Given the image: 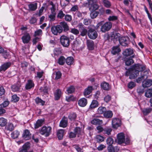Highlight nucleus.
Here are the masks:
<instances>
[{
  "label": "nucleus",
  "instance_id": "7ed1b4c3",
  "mask_svg": "<svg viewBox=\"0 0 152 152\" xmlns=\"http://www.w3.org/2000/svg\"><path fill=\"white\" fill-rule=\"evenodd\" d=\"M61 44L64 47H67L70 44L69 38L64 35L61 36L60 38Z\"/></svg>",
  "mask_w": 152,
  "mask_h": 152
},
{
  "label": "nucleus",
  "instance_id": "ea45409f",
  "mask_svg": "<svg viewBox=\"0 0 152 152\" xmlns=\"http://www.w3.org/2000/svg\"><path fill=\"white\" fill-rule=\"evenodd\" d=\"M145 96L148 98L152 97V89H149L145 93Z\"/></svg>",
  "mask_w": 152,
  "mask_h": 152
},
{
  "label": "nucleus",
  "instance_id": "4d7b16f0",
  "mask_svg": "<svg viewBox=\"0 0 152 152\" xmlns=\"http://www.w3.org/2000/svg\"><path fill=\"white\" fill-rule=\"evenodd\" d=\"M120 34L119 33H116L115 34L113 33L112 36V37H113L114 39H118L119 40V39H120Z\"/></svg>",
  "mask_w": 152,
  "mask_h": 152
},
{
  "label": "nucleus",
  "instance_id": "0eeeda50",
  "mask_svg": "<svg viewBox=\"0 0 152 152\" xmlns=\"http://www.w3.org/2000/svg\"><path fill=\"white\" fill-rule=\"evenodd\" d=\"M129 38L127 37H123L119 39V42L122 46H126L128 45Z\"/></svg>",
  "mask_w": 152,
  "mask_h": 152
},
{
  "label": "nucleus",
  "instance_id": "a878e982",
  "mask_svg": "<svg viewBox=\"0 0 152 152\" xmlns=\"http://www.w3.org/2000/svg\"><path fill=\"white\" fill-rule=\"evenodd\" d=\"M101 86L102 88L105 90H108L110 88L109 84L106 82L102 83L101 85Z\"/></svg>",
  "mask_w": 152,
  "mask_h": 152
},
{
  "label": "nucleus",
  "instance_id": "6ab92c4d",
  "mask_svg": "<svg viewBox=\"0 0 152 152\" xmlns=\"http://www.w3.org/2000/svg\"><path fill=\"white\" fill-rule=\"evenodd\" d=\"M139 75L138 71H135L133 68V69L132 70V72L130 75L129 78L130 79H132L136 77Z\"/></svg>",
  "mask_w": 152,
  "mask_h": 152
},
{
  "label": "nucleus",
  "instance_id": "cd10ccee",
  "mask_svg": "<svg viewBox=\"0 0 152 152\" xmlns=\"http://www.w3.org/2000/svg\"><path fill=\"white\" fill-rule=\"evenodd\" d=\"M121 51L120 48L118 46H114L113 47L111 53L113 55L118 54Z\"/></svg>",
  "mask_w": 152,
  "mask_h": 152
},
{
  "label": "nucleus",
  "instance_id": "b1692460",
  "mask_svg": "<svg viewBox=\"0 0 152 152\" xmlns=\"http://www.w3.org/2000/svg\"><path fill=\"white\" fill-rule=\"evenodd\" d=\"M37 7V4L36 3H31L28 5V7L29 10L31 11L35 10Z\"/></svg>",
  "mask_w": 152,
  "mask_h": 152
},
{
  "label": "nucleus",
  "instance_id": "39448f33",
  "mask_svg": "<svg viewBox=\"0 0 152 152\" xmlns=\"http://www.w3.org/2000/svg\"><path fill=\"white\" fill-rule=\"evenodd\" d=\"M123 55L126 57L131 56V58H134L135 54L133 50L131 48L126 49L123 52Z\"/></svg>",
  "mask_w": 152,
  "mask_h": 152
},
{
  "label": "nucleus",
  "instance_id": "1a4fd4ad",
  "mask_svg": "<svg viewBox=\"0 0 152 152\" xmlns=\"http://www.w3.org/2000/svg\"><path fill=\"white\" fill-rule=\"evenodd\" d=\"M21 39L23 42L24 44H27L31 40V37L30 34L28 33H26L24 34L22 37Z\"/></svg>",
  "mask_w": 152,
  "mask_h": 152
},
{
  "label": "nucleus",
  "instance_id": "9b49d317",
  "mask_svg": "<svg viewBox=\"0 0 152 152\" xmlns=\"http://www.w3.org/2000/svg\"><path fill=\"white\" fill-rule=\"evenodd\" d=\"M121 121L119 118H114L112 120V125L113 128H117L120 126Z\"/></svg>",
  "mask_w": 152,
  "mask_h": 152
},
{
  "label": "nucleus",
  "instance_id": "72a5a7b5",
  "mask_svg": "<svg viewBox=\"0 0 152 152\" xmlns=\"http://www.w3.org/2000/svg\"><path fill=\"white\" fill-rule=\"evenodd\" d=\"M92 86H89L87 87L85 90L84 92V94L85 96H87L92 91Z\"/></svg>",
  "mask_w": 152,
  "mask_h": 152
},
{
  "label": "nucleus",
  "instance_id": "20e7f679",
  "mask_svg": "<svg viewBox=\"0 0 152 152\" xmlns=\"http://www.w3.org/2000/svg\"><path fill=\"white\" fill-rule=\"evenodd\" d=\"M51 31L52 33L55 35H57L58 33L60 34L63 31V28L61 26L57 25L52 27Z\"/></svg>",
  "mask_w": 152,
  "mask_h": 152
},
{
  "label": "nucleus",
  "instance_id": "f03ea898",
  "mask_svg": "<svg viewBox=\"0 0 152 152\" xmlns=\"http://www.w3.org/2000/svg\"><path fill=\"white\" fill-rule=\"evenodd\" d=\"M52 128L50 126L47 127L46 126H43L39 129V133L42 135H44L46 137L48 136L51 132Z\"/></svg>",
  "mask_w": 152,
  "mask_h": 152
},
{
  "label": "nucleus",
  "instance_id": "864d4df0",
  "mask_svg": "<svg viewBox=\"0 0 152 152\" xmlns=\"http://www.w3.org/2000/svg\"><path fill=\"white\" fill-rule=\"evenodd\" d=\"M108 152H115V147L113 145H109L107 147Z\"/></svg>",
  "mask_w": 152,
  "mask_h": 152
},
{
  "label": "nucleus",
  "instance_id": "473e14b6",
  "mask_svg": "<svg viewBox=\"0 0 152 152\" xmlns=\"http://www.w3.org/2000/svg\"><path fill=\"white\" fill-rule=\"evenodd\" d=\"M133 58L130 57L126 59L125 63L126 65L129 66L134 63V60L132 59Z\"/></svg>",
  "mask_w": 152,
  "mask_h": 152
},
{
  "label": "nucleus",
  "instance_id": "603ef678",
  "mask_svg": "<svg viewBox=\"0 0 152 152\" xmlns=\"http://www.w3.org/2000/svg\"><path fill=\"white\" fill-rule=\"evenodd\" d=\"M14 128L13 124L11 123H9L7 127V130L10 131L13 130Z\"/></svg>",
  "mask_w": 152,
  "mask_h": 152
},
{
  "label": "nucleus",
  "instance_id": "a19ab883",
  "mask_svg": "<svg viewBox=\"0 0 152 152\" xmlns=\"http://www.w3.org/2000/svg\"><path fill=\"white\" fill-rule=\"evenodd\" d=\"M20 85H13L11 87L12 90L14 92L19 91L20 90Z\"/></svg>",
  "mask_w": 152,
  "mask_h": 152
},
{
  "label": "nucleus",
  "instance_id": "4c0bfd02",
  "mask_svg": "<svg viewBox=\"0 0 152 152\" xmlns=\"http://www.w3.org/2000/svg\"><path fill=\"white\" fill-rule=\"evenodd\" d=\"M106 111V109L105 107H100L98 108L97 112L98 114H102L103 113L104 114Z\"/></svg>",
  "mask_w": 152,
  "mask_h": 152
},
{
  "label": "nucleus",
  "instance_id": "393cba45",
  "mask_svg": "<svg viewBox=\"0 0 152 152\" xmlns=\"http://www.w3.org/2000/svg\"><path fill=\"white\" fill-rule=\"evenodd\" d=\"M92 124L95 125H100L102 124L103 121L98 119H94L91 121Z\"/></svg>",
  "mask_w": 152,
  "mask_h": 152
},
{
  "label": "nucleus",
  "instance_id": "423d86ee",
  "mask_svg": "<svg viewBox=\"0 0 152 152\" xmlns=\"http://www.w3.org/2000/svg\"><path fill=\"white\" fill-rule=\"evenodd\" d=\"M88 32V36L90 39H95L97 37V32L93 29L91 28L89 29Z\"/></svg>",
  "mask_w": 152,
  "mask_h": 152
},
{
  "label": "nucleus",
  "instance_id": "bb28decb",
  "mask_svg": "<svg viewBox=\"0 0 152 152\" xmlns=\"http://www.w3.org/2000/svg\"><path fill=\"white\" fill-rule=\"evenodd\" d=\"M59 25L62 28H63L64 31L66 32L69 30V27L66 23L64 22H61L60 23Z\"/></svg>",
  "mask_w": 152,
  "mask_h": 152
},
{
  "label": "nucleus",
  "instance_id": "49530a36",
  "mask_svg": "<svg viewBox=\"0 0 152 152\" xmlns=\"http://www.w3.org/2000/svg\"><path fill=\"white\" fill-rule=\"evenodd\" d=\"M104 6L107 8H109L111 6L110 2L108 0H102Z\"/></svg>",
  "mask_w": 152,
  "mask_h": 152
},
{
  "label": "nucleus",
  "instance_id": "f704fd0d",
  "mask_svg": "<svg viewBox=\"0 0 152 152\" xmlns=\"http://www.w3.org/2000/svg\"><path fill=\"white\" fill-rule=\"evenodd\" d=\"M91 12L90 16L92 19L96 18L99 13V12L96 11H91Z\"/></svg>",
  "mask_w": 152,
  "mask_h": 152
},
{
  "label": "nucleus",
  "instance_id": "69168bd1",
  "mask_svg": "<svg viewBox=\"0 0 152 152\" xmlns=\"http://www.w3.org/2000/svg\"><path fill=\"white\" fill-rule=\"evenodd\" d=\"M82 30V31H80V35L83 37L84 36L87 34L88 32L87 30L84 28Z\"/></svg>",
  "mask_w": 152,
  "mask_h": 152
},
{
  "label": "nucleus",
  "instance_id": "aec40b11",
  "mask_svg": "<svg viewBox=\"0 0 152 152\" xmlns=\"http://www.w3.org/2000/svg\"><path fill=\"white\" fill-rule=\"evenodd\" d=\"M87 103V99L85 98L80 99L78 101L79 105L82 107H84L86 106Z\"/></svg>",
  "mask_w": 152,
  "mask_h": 152
},
{
  "label": "nucleus",
  "instance_id": "79ce46f5",
  "mask_svg": "<svg viewBox=\"0 0 152 152\" xmlns=\"http://www.w3.org/2000/svg\"><path fill=\"white\" fill-rule=\"evenodd\" d=\"M43 122V121L42 120H38L36 123L35 124V128L37 129L39 127L41 126L42 125Z\"/></svg>",
  "mask_w": 152,
  "mask_h": 152
},
{
  "label": "nucleus",
  "instance_id": "9d476101",
  "mask_svg": "<svg viewBox=\"0 0 152 152\" xmlns=\"http://www.w3.org/2000/svg\"><path fill=\"white\" fill-rule=\"evenodd\" d=\"M133 68L135 71H138L139 74L140 71H142L145 69V66L138 64H136L134 65Z\"/></svg>",
  "mask_w": 152,
  "mask_h": 152
},
{
  "label": "nucleus",
  "instance_id": "7c9ffc66",
  "mask_svg": "<svg viewBox=\"0 0 152 152\" xmlns=\"http://www.w3.org/2000/svg\"><path fill=\"white\" fill-rule=\"evenodd\" d=\"M66 61V59L64 56H61L58 58V63L60 65H63L64 64Z\"/></svg>",
  "mask_w": 152,
  "mask_h": 152
},
{
  "label": "nucleus",
  "instance_id": "3c124183",
  "mask_svg": "<svg viewBox=\"0 0 152 152\" xmlns=\"http://www.w3.org/2000/svg\"><path fill=\"white\" fill-rule=\"evenodd\" d=\"M49 88L46 86L41 87L40 88V90L41 92H43L45 94H47Z\"/></svg>",
  "mask_w": 152,
  "mask_h": 152
},
{
  "label": "nucleus",
  "instance_id": "774afa93",
  "mask_svg": "<svg viewBox=\"0 0 152 152\" xmlns=\"http://www.w3.org/2000/svg\"><path fill=\"white\" fill-rule=\"evenodd\" d=\"M61 76V72L58 71L56 72L55 79L58 80L60 78Z\"/></svg>",
  "mask_w": 152,
  "mask_h": 152
},
{
  "label": "nucleus",
  "instance_id": "37998d69",
  "mask_svg": "<svg viewBox=\"0 0 152 152\" xmlns=\"http://www.w3.org/2000/svg\"><path fill=\"white\" fill-rule=\"evenodd\" d=\"M20 134V133L18 130H15L12 132L11 134V137L13 139L18 137Z\"/></svg>",
  "mask_w": 152,
  "mask_h": 152
},
{
  "label": "nucleus",
  "instance_id": "4468645a",
  "mask_svg": "<svg viewBox=\"0 0 152 152\" xmlns=\"http://www.w3.org/2000/svg\"><path fill=\"white\" fill-rule=\"evenodd\" d=\"M90 5L89 10L90 11H96L99 8V6L96 3L94 2L91 3V4H89Z\"/></svg>",
  "mask_w": 152,
  "mask_h": 152
},
{
  "label": "nucleus",
  "instance_id": "a18cd8bd",
  "mask_svg": "<svg viewBox=\"0 0 152 152\" xmlns=\"http://www.w3.org/2000/svg\"><path fill=\"white\" fill-rule=\"evenodd\" d=\"M77 117L75 113H72L70 114L68 116L69 118L71 121L75 120Z\"/></svg>",
  "mask_w": 152,
  "mask_h": 152
},
{
  "label": "nucleus",
  "instance_id": "5701e85b",
  "mask_svg": "<svg viewBox=\"0 0 152 152\" xmlns=\"http://www.w3.org/2000/svg\"><path fill=\"white\" fill-rule=\"evenodd\" d=\"M54 95L55 99L58 100L60 98L61 95V90L59 89H57L54 93Z\"/></svg>",
  "mask_w": 152,
  "mask_h": 152
},
{
  "label": "nucleus",
  "instance_id": "4be33fe9",
  "mask_svg": "<svg viewBox=\"0 0 152 152\" xmlns=\"http://www.w3.org/2000/svg\"><path fill=\"white\" fill-rule=\"evenodd\" d=\"M34 84L33 81L31 80H29L26 84L25 88L27 90L30 89L34 86Z\"/></svg>",
  "mask_w": 152,
  "mask_h": 152
},
{
  "label": "nucleus",
  "instance_id": "680f3d73",
  "mask_svg": "<svg viewBox=\"0 0 152 152\" xmlns=\"http://www.w3.org/2000/svg\"><path fill=\"white\" fill-rule=\"evenodd\" d=\"M19 98L15 94L12 96V100L14 102H16L19 101Z\"/></svg>",
  "mask_w": 152,
  "mask_h": 152
},
{
  "label": "nucleus",
  "instance_id": "0e129e2a",
  "mask_svg": "<svg viewBox=\"0 0 152 152\" xmlns=\"http://www.w3.org/2000/svg\"><path fill=\"white\" fill-rule=\"evenodd\" d=\"M65 15L63 13V12L61 10L58 13L57 15V17L60 18H62Z\"/></svg>",
  "mask_w": 152,
  "mask_h": 152
},
{
  "label": "nucleus",
  "instance_id": "e2e57ef3",
  "mask_svg": "<svg viewBox=\"0 0 152 152\" xmlns=\"http://www.w3.org/2000/svg\"><path fill=\"white\" fill-rule=\"evenodd\" d=\"M135 83L132 81L130 82L128 84V88L130 89H132L135 86Z\"/></svg>",
  "mask_w": 152,
  "mask_h": 152
},
{
  "label": "nucleus",
  "instance_id": "ddd939ff",
  "mask_svg": "<svg viewBox=\"0 0 152 152\" xmlns=\"http://www.w3.org/2000/svg\"><path fill=\"white\" fill-rule=\"evenodd\" d=\"M31 135V134L30 133L29 130L26 129L25 130L23 133V137L24 139L28 140L30 138Z\"/></svg>",
  "mask_w": 152,
  "mask_h": 152
},
{
  "label": "nucleus",
  "instance_id": "5fc2aeb1",
  "mask_svg": "<svg viewBox=\"0 0 152 152\" xmlns=\"http://www.w3.org/2000/svg\"><path fill=\"white\" fill-rule=\"evenodd\" d=\"M54 54L55 55H58L61 53V51L60 49L59 48H56L54 50Z\"/></svg>",
  "mask_w": 152,
  "mask_h": 152
},
{
  "label": "nucleus",
  "instance_id": "c85d7f7f",
  "mask_svg": "<svg viewBox=\"0 0 152 152\" xmlns=\"http://www.w3.org/2000/svg\"><path fill=\"white\" fill-rule=\"evenodd\" d=\"M64 132V129H61L57 131V135L59 140H61L63 137Z\"/></svg>",
  "mask_w": 152,
  "mask_h": 152
},
{
  "label": "nucleus",
  "instance_id": "09e8293b",
  "mask_svg": "<svg viewBox=\"0 0 152 152\" xmlns=\"http://www.w3.org/2000/svg\"><path fill=\"white\" fill-rule=\"evenodd\" d=\"M35 101L37 104H41L42 105H44L45 102L42 100L40 98L37 97L35 99Z\"/></svg>",
  "mask_w": 152,
  "mask_h": 152
},
{
  "label": "nucleus",
  "instance_id": "a211bd4d",
  "mask_svg": "<svg viewBox=\"0 0 152 152\" xmlns=\"http://www.w3.org/2000/svg\"><path fill=\"white\" fill-rule=\"evenodd\" d=\"M86 43L89 49L92 50L94 48V43L93 41L91 40H88L86 41Z\"/></svg>",
  "mask_w": 152,
  "mask_h": 152
},
{
  "label": "nucleus",
  "instance_id": "f257e3e1",
  "mask_svg": "<svg viewBox=\"0 0 152 152\" xmlns=\"http://www.w3.org/2000/svg\"><path fill=\"white\" fill-rule=\"evenodd\" d=\"M103 21L99 22L96 26V29L98 30L100 26H101V31L103 32H105L109 30L112 27V24L110 22H107L104 24Z\"/></svg>",
  "mask_w": 152,
  "mask_h": 152
},
{
  "label": "nucleus",
  "instance_id": "f3484780",
  "mask_svg": "<svg viewBox=\"0 0 152 152\" xmlns=\"http://www.w3.org/2000/svg\"><path fill=\"white\" fill-rule=\"evenodd\" d=\"M11 65V63L10 62H6L0 68V72L2 71H5Z\"/></svg>",
  "mask_w": 152,
  "mask_h": 152
},
{
  "label": "nucleus",
  "instance_id": "052dcab7",
  "mask_svg": "<svg viewBox=\"0 0 152 152\" xmlns=\"http://www.w3.org/2000/svg\"><path fill=\"white\" fill-rule=\"evenodd\" d=\"M56 14V13H51L49 15V17L50 21H53L55 20Z\"/></svg>",
  "mask_w": 152,
  "mask_h": 152
},
{
  "label": "nucleus",
  "instance_id": "c756f323",
  "mask_svg": "<svg viewBox=\"0 0 152 152\" xmlns=\"http://www.w3.org/2000/svg\"><path fill=\"white\" fill-rule=\"evenodd\" d=\"M95 139L97 142L100 143L104 141V138L102 136L97 135L96 136Z\"/></svg>",
  "mask_w": 152,
  "mask_h": 152
},
{
  "label": "nucleus",
  "instance_id": "f8f14e48",
  "mask_svg": "<svg viewBox=\"0 0 152 152\" xmlns=\"http://www.w3.org/2000/svg\"><path fill=\"white\" fill-rule=\"evenodd\" d=\"M30 148V143L27 142L25 143L22 146L18 152H27Z\"/></svg>",
  "mask_w": 152,
  "mask_h": 152
},
{
  "label": "nucleus",
  "instance_id": "412c9836",
  "mask_svg": "<svg viewBox=\"0 0 152 152\" xmlns=\"http://www.w3.org/2000/svg\"><path fill=\"white\" fill-rule=\"evenodd\" d=\"M148 73V72L146 71L144 72H142L141 76L140 77H139L137 79H136V82L137 83H139L142 80L146 79L147 78V75L144 74V73Z\"/></svg>",
  "mask_w": 152,
  "mask_h": 152
},
{
  "label": "nucleus",
  "instance_id": "e433bc0d",
  "mask_svg": "<svg viewBox=\"0 0 152 152\" xmlns=\"http://www.w3.org/2000/svg\"><path fill=\"white\" fill-rule=\"evenodd\" d=\"M66 61L68 65H71L74 62V58L71 56L69 57L66 59Z\"/></svg>",
  "mask_w": 152,
  "mask_h": 152
},
{
  "label": "nucleus",
  "instance_id": "6e6552de",
  "mask_svg": "<svg viewBox=\"0 0 152 152\" xmlns=\"http://www.w3.org/2000/svg\"><path fill=\"white\" fill-rule=\"evenodd\" d=\"M118 142L119 144L124 143L125 142V135L123 133L118 134L117 136Z\"/></svg>",
  "mask_w": 152,
  "mask_h": 152
},
{
  "label": "nucleus",
  "instance_id": "c03bdc74",
  "mask_svg": "<svg viewBox=\"0 0 152 152\" xmlns=\"http://www.w3.org/2000/svg\"><path fill=\"white\" fill-rule=\"evenodd\" d=\"M74 132L76 135H79L82 132L81 128L79 127H76L74 130Z\"/></svg>",
  "mask_w": 152,
  "mask_h": 152
},
{
  "label": "nucleus",
  "instance_id": "dca6fc26",
  "mask_svg": "<svg viewBox=\"0 0 152 152\" xmlns=\"http://www.w3.org/2000/svg\"><path fill=\"white\" fill-rule=\"evenodd\" d=\"M67 124L68 121L67 118L65 117H64L60 122L59 126L60 127L65 128L67 126Z\"/></svg>",
  "mask_w": 152,
  "mask_h": 152
},
{
  "label": "nucleus",
  "instance_id": "de8ad7c7",
  "mask_svg": "<svg viewBox=\"0 0 152 152\" xmlns=\"http://www.w3.org/2000/svg\"><path fill=\"white\" fill-rule=\"evenodd\" d=\"M107 143L109 145H113L114 142L113 140V138L111 137L108 138L106 140Z\"/></svg>",
  "mask_w": 152,
  "mask_h": 152
},
{
  "label": "nucleus",
  "instance_id": "2f4dec72",
  "mask_svg": "<svg viewBox=\"0 0 152 152\" xmlns=\"http://www.w3.org/2000/svg\"><path fill=\"white\" fill-rule=\"evenodd\" d=\"M98 105V103L97 101L93 100L90 105L89 108L92 109L97 107Z\"/></svg>",
  "mask_w": 152,
  "mask_h": 152
},
{
  "label": "nucleus",
  "instance_id": "c9c22d12",
  "mask_svg": "<svg viewBox=\"0 0 152 152\" xmlns=\"http://www.w3.org/2000/svg\"><path fill=\"white\" fill-rule=\"evenodd\" d=\"M113 115L112 112L111 111H106L104 114V116L107 118H111L112 117Z\"/></svg>",
  "mask_w": 152,
  "mask_h": 152
},
{
  "label": "nucleus",
  "instance_id": "8fccbe9b",
  "mask_svg": "<svg viewBox=\"0 0 152 152\" xmlns=\"http://www.w3.org/2000/svg\"><path fill=\"white\" fill-rule=\"evenodd\" d=\"M75 88L73 86H71L68 87L67 90L68 93L71 94L75 91Z\"/></svg>",
  "mask_w": 152,
  "mask_h": 152
},
{
  "label": "nucleus",
  "instance_id": "bf43d9fd",
  "mask_svg": "<svg viewBox=\"0 0 152 152\" xmlns=\"http://www.w3.org/2000/svg\"><path fill=\"white\" fill-rule=\"evenodd\" d=\"M9 104V102L8 101H5L3 103L0 105V108L2 107H5L7 106Z\"/></svg>",
  "mask_w": 152,
  "mask_h": 152
},
{
  "label": "nucleus",
  "instance_id": "338daca9",
  "mask_svg": "<svg viewBox=\"0 0 152 152\" xmlns=\"http://www.w3.org/2000/svg\"><path fill=\"white\" fill-rule=\"evenodd\" d=\"M104 133L109 135L111 134L112 129L110 128H107L104 129Z\"/></svg>",
  "mask_w": 152,
  "mask_h": 152
},
{
  "label": "nucleus",
  "instance_id": "13d9d810",
  "mask_svg": "<svg viewBox=\"0 0 152 152\" xmlns=\"http://www.w3.org/2000/svg\"><path fill=\"white\" fill-rule=\"evenodd\" d=\"M137 93L140 94H142L144 92V87H140L137 89Z\"/></svg>",
  "mask_w": 152,
  "mask_h": 152
},
{
  "label": "nucleus",
  "instance_id": "58836bf2",
  "mask_svg": "<svg viewBox=\"0 0 152 152\" xmlns=\"http://www.w3.org/2000/svg\"><path fill=\"white\" fill-rule=\"evenodd\" d=\"M7 123V119L3 118H0V126L1 127L5 126Z\"/></svg>",
  "mask_w": 152,
  "mask_h": 152
},
{
  "label": "nucleus",
  "instance_id": "2eb2a0df",
  "mask_svg": "<svg viewBox=\"0 0 152 152\" xmlns=\"http://www.w3.org/2000/svg\"><path fill=\"white\" fill-rule=\"evenodd\" d=\"M152 85V80H147L143 81L142 86L143 87L147 88L151 86Z\"/></svg>",
  "mask_w": 152,
  "mask_h": 152
},
{
  "label": "nucleus",
  "instance_id": "6e6d98bb",
  "mask_svg": "<svg viewBox=\"0 0 152 152\" xmlns=\"http://www.w3.org/2000/svg\"><path fill=\"white\" fill-rule=\"evenodd\" d=\"M152 110V108H148L144 109L143 110V112L145 115H146L149 113Z\"/></svg>",
  "mask_w": 152,
  "mask_h": 152
}]
</instances>
